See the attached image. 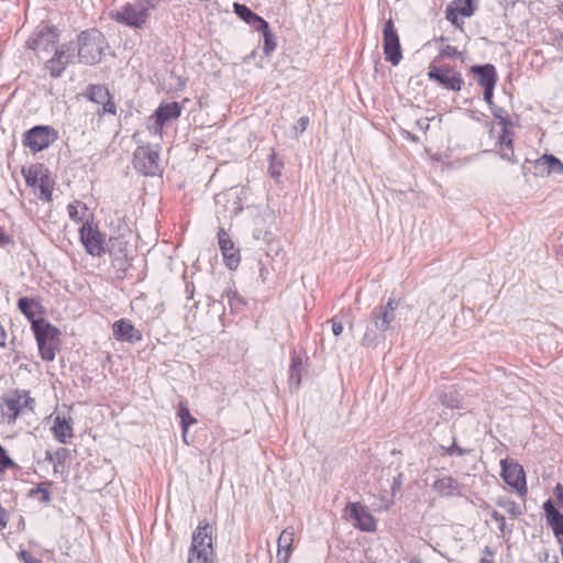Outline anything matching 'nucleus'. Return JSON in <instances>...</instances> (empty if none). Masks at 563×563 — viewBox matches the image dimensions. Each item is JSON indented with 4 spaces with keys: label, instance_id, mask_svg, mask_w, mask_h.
Wrapping results in <instances>:
<instances>
[{
    "label": "nucleus",
    "instance_id": "obj_1",
    "mask_svg": "<svg viewBox=\"0 0 563 563\" xmlns=\"http://www.w3.org/2000/svg\"><path fill=\"white\" fill-rule=\"evenodd\" d=\"M399 301L395 298H389L386 303H379L373 308L369 313V324L361 340L363 346H376L380 341L385 340V332L390 329L391 322L396 318V309Z\"/></svg>",
    "mask_w": 563,
    "mask_h": 563
},
{
    "label": "nucleus",
    "instance_id": "obj_2",
    "mask_svg": "<svg viewBox=\"0 0 563 563\" xmlns=\"http://www.w3.org/2000/svg\"><path fill=\"white\" fill-rule=\"evenodd\" d=\"M78 62L85 65H97L104 55L108 43L106 36L97 29L81 31L77 38Z\"/></svg>",
    "mask_w": 563,
    "mask_h": 563
},
{
    "label": "nucleus",
    "instance_id": "obj_3",
    "mask_svg": "<svg viewBox=\"0 0 563 563\" xmlns=\"http://www.w3.org/2000/svg\"><path fill=\"white\" fill-rule=\"evenodd\" d=\"M43 361L53 362L60 347L62 331L48 320L31 329Z\"/></svg>",
    "mask_w": 563,
    "mask_h": 563
},
{
    "label": "nucleus",
    "instance_id": "obj_4",
    "mask_svg": "<svg viewBox=\"0 0 563 563\" xmlns=\"http://www.w3.org/2000/svg\"><path fill=\"white\" fill-rule=\"evenodd\" d=\"M151 8L142 0L139 3L128 2L120 9L112 11L110 16L115 22L132 29H142L148 20Z\"/></svg>",
    "mask_w": 563,
    "mask_h": 563
},
{
    "label": "nucleus",
    "instance_id": "obj_5",
    "mask_svg": "<svg viewBox=\"0 0 563 563\" xmlns=\"http://www.w3.org/2000/svg\"><path fill=\"white\" fill-rule=\"evenodd\" d=\"M79 240L86 252L96 257H101L107 253L106 236L100 232L98 225L93 223V217L86 219L79 228Z\"/></svg>",
    "mask_w": 563,
    "mask_h": 563
},
{
    "label": "nucleus",
    "instance_id": "obj_6",
    "mask_svg": "<svg viewBox=\"0 0 563 563\" xmlns=\"http://www.w3.org/2000/svg\"><path fill=\"white\" fill-rule=\"evenodd\" d=\"M58 137V131L55 128L37 124L23 133L22 144L33 153H37L49 147Z\"/></svg>",
    "mask_w": 563,
    "mask_h": 563
},
{
    "label": "nucleus",
    "instance_id": "obj_7",
    "mask_svg": "<svg viewBox=\"0 0 563 563\" xmlns=\"http://www.w3.org/2000/svg\"><path fill=\"white\" fill-rule=\"evenodd\" d=\"M427 76L429 80L434 81L440 87L454 92L461 91L464 86L462 74L448 64H430Z\"/></svg>",
    "mask_w": 563,
    "mask_h": 563
},
{
    "label": "nucleus",
    "instance_id": "obj_8",
    "mask_svg": "<svg viewBox=\"0 0 563 563\" xmlns=\"http://www.w3.org/2000/svg\"><path fill=\"white\" fill-rule=\"evenodd\" d=\"M133 167L144 176H156L161 174L159 153L150 145H140L133 153Z\"/></svg>",
    "mask_w": 563,
    "mask_h": 563
},
{
    "label": "nucleus",
    "instance_id": "obj_9",
    "mask_svg": "<svg viewBox=\"0 0 563 563\" xmlns=\"http://www.w3.org/2000/svg\"><path fill=\"white\" fill-rule=\"evenodd\" d=\"M383 51L385 59L394 66H397L402 59L399 35L391 19L387 20L384 24Z\"/></svg>",
    "mask_w": 563,
    "mask_h": 563
},
{
    "label": "nucleus",
    "instance_id": "obj_10",
    "mask_svg": "<svg viewBox=\"0 0 563 563\" xmlns=\"http://www.w3.org/2000/svg\"><path fill=\"white\" fill-rule=\"evenodd\" d=\"M500 476L504 482L510 486L520 497H525L528 493L526 483V473L523 467L508 460L500 461Z\"/></svg>",
    "mask_w": 563,
    "mask_h": 563
},
{
    "label": "nucleus",
    "instance_id": "obj_11",
    "mask_svg": "<svg viewBox=\"0 0 563 563\" xmlns=\"http://www.w3.org/2000/svg\"><path fill=\"white\" fill-rule=\"evenodd\" d=\"M59 40V31L48 23H41L33 35L26 41L27 48L32 51H48Z\"/></svg>",
    "mask_w": 563,
    "mask_h": 563
},
{
    "label": "nucleus",
    "instance_id": "obj_12",
    "mask_svg": "<svg viewBox=\"0 0 563 563\" xmlns=\"http://www.w3.org/2000/svg\"><path fill=\"white\" fill-rule=\"evenodd\" d=\"M345 512L353 521V526L364 532H374L377 529V520L361 503H349Z\"/></svg>",
    "mask_w": 563,
    "mask_h": 563
},
{
    "label": "nucleus",
    "instance_id": "obj_13",
    "mask_svg": "<svg viewBox=\"0 0 563 563\" xmlns=\"http://www.w3.org/2000/svg\"><path fill=\"white\" fill-rule=\"evenodd\" d=\"M16 307L30 322L31 329L34 328L35 324L47 320L44 318L46 308L43 306L41 297L22 296L18 299Z\"/></svg>",
    "mask_w": 563,
    "mask_h": 563
},
{
    "label": "nucleus",
    "instance_id": "obj_14",
    "mask_svg": "<svg viewBox=\"0 0 563 563\" xmlns=\"http://www.w3.org/2000/svg\"><path fill=\"white\" fill-rule=\"evenodd\" d=\"M213 527L207 521H200L198 527L192 532V541L189 553L197 554L200 552L208 556H213L214 551L212 547Z\"/></svg>",
    "mask_w": 563,
    "mask_h": 563
},
{
    "label": "nucleus",
    "instance_id": "obj_15",
    "mask_svg": "<svg viewBox=\"0 0 563 563\" xmlns=\"http://www.w3.org/2000/svg\"><path fill=\"white\" fill-rule=\"evenodd\" d=\"M218 243L225 266L230 271H235L241 263L240 249L235 246L229 233L223 228H220L218 231Z\"/></svg>",
    "mask_w": 563,
    "mask_h": 563
},
{
    "label": "nucleus",
    "instance_id": "obj_16",
    "mask_svg": "<svg viewBox=\"0 0 563 563\" xmlns=\"http://www.w3.org/2000/svg\"><path fill=\"white\" fill-rule=\"evenodd\" d=\"M183 108L179 102H162L154 111L152 118L154 119V131L162 132L164 125L174 119L181 115Z\"/></svg>",
    "mask_w": 563,
    "mask_h": 563
},
{
    "label": "nucleus",
    "instance_id": "obj_17",
    "mask_svg": "<svg viewBox=\"0 0 563 563\" xmlns=\"http://www.w3.org/2000/svg\"><path fill=\"white\" fill-rule=\"evenodd\" d=\"M112 333L117 341L136 343L143 338L142 332L134 327L131 320L122 318L113 322Z\"/></svg>",
    "mask_w": 563,
    "mask_h": 563
},
{
    "label": "nucleus",
    "instance_id": "obj_18",
    "mask_svg": "<svg viewBox=\"0 0 563 563\" xmlns=\"http://www.w3.org/2000/svg\"><path fill=\"white\" fill-rule=\"evenodd\" d=\"M548 527L561 543L563 539V514L556 508L552 499H547L542 506Z\"/></svg>",
    "mask_w": 563,
    "mask_h": 563
},
{
    "label": "nucleus",
    "instance_id": "obj_19",
    "mask_svg": "<svg viewBox=\"0 0 563 563\" xmlns=\"http://www.w3.org/2000/svg\"><path fill=\"white\" fill-rule=\"evenodd\" d=\"M470 74H472L476 78L477 85L479 87H490L497 85V69L490 63L475 64L471 66Z\"/></svg>",
    "mask_w": 563,
    "mask_h": 563
},
{
    "label": "nucleus",
    "instance_id": "obj_20",
    "mask_svg": "<svg viewBox=\"0 0 563 563\" xmlns=\"http://www.w3.org/2000/svg\"><path fill=\"white\" fill-rule=\"evenodd\" d=\"M26 395H27L26 390L15 389V390L8 393L7 395H4L1 398L4 406L7 407V410H8V412L5 415L9 418V422L15 421V419L21 413L22 408H23L21 399H22V396H26Z\"/></svg>",
    "mask_w": 563,
    "mask_h": 563
},
{
    "label": "nucleus",
    "instance_id": "obj_21",
    "mask_svg": "<svg viewBox=\"0 0 563 563\" xmlns=\"http://www.w3.org/2000/svg\"><path fill=\"white\" fill-rule=\"evenodd\" d=\"M432 489L441 497L461 496V484L452 476H443L432 484Z\"/></svg>",
    "mask_w": 563,
    "mask_h": 563
},
{
    "label": "nucleus",
    "instance_id": "obj_22",
    "mask_svg": "<svg viewBox=\"0 0 563 563\" xmlns=\"http://www.w3.org/2000/svg\"><path fill=\"white\" fill-rule=\"evenodd\" d=\"M109 253L112 257V267L117 271V273L125 274L131 266V258L129 257L126 247L121 242L118 246L112 244Z\"/></svg>",
    "mask_w": 563,
    "mask_h": 563
},
{
    "label": "nucleus",
    "instance_id": "obj_23",
    "mask_svg": "<svg viewBox=\"0 0 563 563\" xmlns=\"http://www.w3.org/2000/svg\"><path fill=\"white\" fill-rule=\"evenodd\" d=\"M536 169L541 175H560L563 173V163L553 154H543L536 161Z\"/></svg>",
    "mask_w": 563,
    "mask_h": 563
},
{
    "label": "nucleus",
    "instance_id": "obj_24",
    "mask_svg": "<svg viewBox=\"0 0 563 563\" xmlns=\"http://www.w3.org/2000/svg\"><path fill=\"white\" fill-rule=\"evenodd\" d=\"M52 432L56 441L67 444L69 439L74 437V430L70 423V418L67 420L65 417L56 416L54 418Z\"/></svg>",
    "mask_w": 563,
    "mask_h": 563
},
{
    "label": "nucleus",
    "instance_id": "obj_25",
    "mask_svg": "<svg viewBox=\"0 0 563 563\" xmlns=\"http://www.w3.org/2000/svg\"><path fill=\"white\" fill-rule=\"evenodd\" d=\"M233 12L254 31L266 21L244 3L234 2Z\"/></svg>",
    "mask_w": 563,
    "mask_h": 563
},
{
    "label": "nucleus",
    "instance_id": "obj_26",
    "mask_svg": "<svg viewBox=\"0 0 563 563\" xmlns=\"http://www.w3.org/2000/svg\"><path fill=\"white\" fill-rule=\"evenodd\" d=\"M67 51H69V47H57L55 49L54 55L46 62L45 67L48 69L49 76L52 78L62 77L63 73L68 66V62H65L64 59V56H66Z\"/></svg>",
    "mask_w": 563,
    "mask_h": 563
},
{
    "label": "nucleus",
    "instance_id": "obj_27",
    "mask_svg": "<svg viewBox=\"0 0 563 563\" xmlns=\"http://www.w3.org/2000/svg\"><path fill=\"white\" fill-rule=\"evenodd\" d=\"M305 372V366L302 363V358L300 354H297L296 351L291 353L290 366H289V378L288 384L292 389H298L301 384L302 373Z\"/></svg>",
    "mask_w": 563,
    "mask_h": 563
},
{
    "label": "nucleus",
    "instance_id": "obj_28",
    "mask_svg": "<svg viewBox=\"0 0 563 563\" xmlns=\"http://www.w3.org/2000/svg\"><path fill=\"white\" fill-rule=\"evenodd\" d=\"M294 541V532L288 530H283L280 536L277 540V562L278 563H287L290 551H291V544Z\"/></svg>",
    "mask_w": 563,
    "mask_h": 563
},
{
    "label": "nucleus",
    "instance_id": "obj_29",
    "mask_svg": "<svg viewBox=\"0 0 563 563\" xmlns=\"http://www.w3.org/2000/svg\"><path fill=\"white\" fill-rule=\"evenodd\" d=\"M255 31L260 32L263 36V54L271 56L277 47V41L275 33L271 30L269 23L265 21Z\"/></svg>",
    "mask_w": 563,
    "mask_h": 563
},
{
    "label": "nucleus",
    "instance_id": "obj_30",
    "mask_svg": "<svg viewBox=\"0 0 563 563\" xmlns=\"http://www.w3.org/2000/svg\"><path fill=\"white\" fill-rule=\"evenodd\" d=\"M22 174L29 187L36 188V185L44 178V174H49L48 168L43 164H32L27 169L23 168Z\"/></svg>",
    "mask_w": 563,
    "mask_h": 563
},
{
    "label": "nucleus",
    "instance_id": "obj_31",
    "mask_svg": "<svg viewBox=\"0 0 563 563\" xmlns=\"http://www.w3.org/2000/svg\"><path fill=\"white\" fill-rule=\"evenodd\" d=\"M111 93L104 85H89L86 89L85 97L97 104H101Z\"/></svg>",
    "mask_w": 563,
    "mask_h": 563
},
{
    "label": "nucleus",
    "instance_id": "obj_32",
    "mask_svg": "<svg viewBox=\"0 0 563 563\" xmlns=\"http://www.w3.org/2000/svg\"><path fill=\"white\" fill-rule=\"evenodd\" d=\"M224 297L228 298V303L232 313L243 311L247 305L245 298L241 296L236 290H232L231 288L223 290L222 298Z\"/></svg>",
    "mask_w": 563,
    "mask_h": 563
},
{
    "label": "nucleus",
    "instance_id": "obj_33",
    "mask_svg": "<svg viewBox=\"0 0 563 563\" xmlns=\"http://www.w3.org/2000/svg\"><path fill=\"white\" fill-rule=\"evenodd\" d=\"M495 504L499 508H503L512 519H516L523 514L521 507L507 496H498L495 499Z\"/></svg>",
    "mask_w": 563,
    "mask_h": 563
},
{
    "label": "nucleus",
    "instance_id": "obj_34",
    "mask_svg": "<svg viewBox=\"0 0 563 563\" xmlns=\"http://www.w3.org/2000/svg\"><path fill=\"white\" fill-rule=\"evenodd\" d=\"M177 416L180 419V427H181V431H183L184 441L187 442V440H186L187 431L190 426H192L197 422V420H196V418L192 417L188 407L186 405H184L183 402H180L178 406Z\"/></svg>",
    "mask_w": 563,
    "mask_h": 563
},
{
    "label": "nucleus",
    "instance_id": "obj_35",
    "mask_svg": "<svg viewBox=\"0 0 563 563\" xmlns=\"http://www.w3.org/2000/svg\"><path fill=\"white\" fill-rule=\"evenodd\" d=\"M440 401L446 408L457 409L461 408L462 395L456 389L450 388L440 395Z\"/></svg>",
    "mask_w": 563,
    "mask_h": 563
},
{
    "label": "nucleus",
    "instance_id": "obj_36",
    "mask_svg": "<svg viewBox=\"0 0 563 563\" xmlns=\"http://www.w3.org/2000/svg\"><path fill=\"white\" fill-rule=\"evenodd\" d=\"M7 470H12L14 476L22 472V467L9 456L7 450L0 444V473H4Z\"/></svg>",
    "mask_w": 563,
    "mask_h": 563
},
{
    "label": "nucleus",
    "instance_id": "obj_37",
    "mask_svg": "<svg viewBox=\"0 0 563 563\" xmlns=\"http://www.w3.org/2000/svg\"><path fill=\"white\" fill-rule=\"evenodd\" d=\"M54 181L51 179L49 174H44V178L36 185L40 189V199L43 201H52L53 199Z\"/></svg>",
    "mask_w": 563,
    "mask_h": 563
},
{
    "label": "nucleus",
    "instance_id": "obj_38",
    "mask_svg": "<svg viewBox=\"0 0 563 563\" xmlns=\"http://www.w3.org/2000/svg\"><path fill=\"white\" fill-rule=\"evenodd\" d=\"M452 4H455L462 16L471 18L478 8V0H454Z\"/></svg>",
    "mask_w": 563,
    "mask_h": 563
},
{
    "label": "nucleus",
    "instance_id": "obj_39",
    "mask_svg": "<svg viewBox=\"0 0 563 563\" xmlns=\"http://www.w3.org/2000/svg\"><path fill=\"white\" fill-rule=\"evenodd\" d=\"M268 161H269L268 174L273 179L278 180V178L282 176V170L284 168V162L276 157V152L274 150H272V152L268 156Z\"/></svg>",
    "mask_w": 563,
    "mask_h": 563
},
{
    "label": "nucleus",
    "instance_id": "obj_40",
    "mask_svg": "<svg viewBox=\"0 0 563 563\" xmlns=\"http://www.w3.org/2000/svg\"><path fill=\"white\" fill-rule=\"evenodd\" d=\"M40 496V503L42 504H48L52 499L51 493L47 488L44 487V484H38L36 487H33L29 490L27 497L35 498L36 496Z\"/></svg>",
    "mask_w": 563,
    "mask_h": 563
},
{
    "label": "nucleus",
    "instance_id": "obj_41",
    "mask_svg": "<svg viewBox=\"0 0 563 563\" xmlns=\"http://www.w3.org/2000/svg\"><path fill=\"white\" fill-rule=\"evenodd\" d=\"M76 203H77V205H75V203H69V205L67 206V212H68V216H69V218H70L74 222H76V223H79V222L84 223L86 220H84V217L79 214L78 207L80 206V207H81V209L84 210V213H86V212H87V210H88V209H87V206H86L85 203H80V202H78V201H76Z\"/></svg>",
    "mask_w": 563,
    "mask_h": 563
},
{
    "label": "nucleus",
    "instance_id": "obj_42",
    "mask_svg": "<svg viewBox=\"0 0 563 563\" xmlns=\"http://www.w3.org/2000/svg\"><path fill=\"white\" fill-rule=\"evenodd\" d=\"M460 10L453 4H449L445 9V19L455 27L462 29L463 21L459 19Z\"/></svg>",
    "mask_w": 563,
    "mask_h": 563
},
{
    "label": "nucleus",
    "instance_id": "obj_43",
    "mask_svg": "<svg viewBox=\"0 0 563 563\" xmlns=\"http://www.w3.org/2000/svg\"><path fill=\"white\" fill-rule=\"evenodd\" d=\"M514 136H515V133L512 130L501 129V134L498 137L496 146L497 147L506 146L509 148L514 147Z\"/></svg>",
    "mask_w": 563,
    "mask_h": 563
},
{
    "label": "nucleus",
    "instance_id": "obj_44",
    "mask_svg": "<svg viewBox=\"0 0 563 563\" xmlns=\"http://www.w3.org/2000/svg\"><path fill=\"white\" fill-rule=\"evenodd\" d=\"M489 517L498 523V530L501 534L511 533L512 527L508 528L505 517L497 510H489Z\"/></svg>",
    "mask_w": 563,
    "mask_h": 563
},
{
    "label": "nucleus",
    "instance_id": "obj_45",
    "mask_svg": "<svg viewBox=\"0 0 563 563\" xmlns=\"http://www.w3.org/2000/svg\"><path fill=\"white\" fill-rule=\"evenodd\" d=\"M462 56H463L462 52H460L455 46L448 44L440 49L439 55L437 56V59L462 58Z\"/></svg>",
    "mask_w": 563,
    "mask_h": 563
},
{
    "label": "nucleus",
    "instance_id": "obj_46",
    "mask_svg": "<svg viewBox=\"0 0 563 563\" xmlns=\"http://www.w3.org/2000/svg\"><path fill=\"white\" fill-rule=\"evenodd\" d=\"M441 449L445 452L448 455H457L463 456L466 454H470L472 450L461 448L456 444L455 440L450 446H441Z\"/></svg>",
    "mask_w": 563,
    "mask_h": 563
},
{
    "label": "nucleus",
    "instance_id": "obj_47",
    "mask_svg": "<svg viewBox=\"0 0 563 563\" xmlns=\"http://www.w3.org/2000/svg\"><path fill=\"white\" fill-rule=\"evenodd\" d=\"M101 106H102V108L97 111V114L99 117H102L106 113H108V114L117 113V106L113 101L112 95L104 102H102Z\"/></svg>",
    "mask_w": 563,
    "mask_h": 563
},
{
    "label": "nucleus",
    "instance_id": "obj_48",
    "mask_svg": "<svg viewBox=\"0 0 563 563\" xmlns=\"http://www.w3.org/2000/svg\"><path fill=\"white\" fill-rule=\"evenodd\" d=\"M498 154H499L501 159L508 161L511 164H518L519 163V159L515 155L514 147H510V148L506 147V146L498 147Z\"/></svg>",
    "mask_w": 563,
    "mask_h": 563
},
{
    "label": "nucleus",
    "instance_id": "obj_49",
    "mask_svg": "<svg viewBox=\"0 0 563 563\" xmlns=\"http://www.w3.org/2000/svg\"><path fill=\"white\" fill-rule=\"evenodd\" d=\"M59 47L68 48L69 51L66 52V56H64L65 62H68V65L75 63L76 52L78 53V47L75 42H68L62 44Z\"/></svg>",
    "mask_w": 563,
    "mask_h": 563
},
{
    "label": "nucleus",
    "instance_id": "obj_50",
    "mask_svg": "<svg viewBox=\"0 0 563 563\" xmlns=\"http://www.w3.org/2000/svg\"><path fill=\"white\" fill-rule=\"evenodd\" d=\"M253 236L256 240L264 241L266 244H272L274 242V240H275V236H274V234L272 232L266 231V230H262V229H255L254 233H253Z\"/></svg>",
    "mask_w": 563,
    "mask_h": 563
},
{
    "label": "nucleus",
    "instance_id": "obj_51",
    "mask_svg": "<svg viewBox=\"0 0 563 563\" xmlns=\"http://www.w3.org/2000/svg\"><path fill=\"white\" fill-rule=\"evenodd\" d=\"M68 456H69V450L66 448H58L55 451V461H56V464L54 465L55 472H57V465H63L65 463V461L68 459Z\"/></svg>",
    "mask_w": 563,
    "mask_h": 563
},
{
    "label": "nucleus",
    "instance_id": "obj_52",
    "mask_svg": "<svg viewBox=\"0 0 563 563\" xmlns=\"http://www.w3.org/2000/svg\"><path fill=\"white\" fill-rule=\"evenodd\" d=\"M187 563H213L212 556L202 554L201 551L197 554L189 553Z\"/></svg>",
    "mask_w": 563,
    "mask_h": 563
},
{
    "label": "nucleus",
    "instance_id": "obj_53",
    "mask_svg": "<svg viewBox=\"0 0 563 563\" xmlns=\"http://www.w3.org/2000/svg\"><path fill=\"white\" fill-rule=\"evenodd\" d=\"M483 88V100L487 103L488 108L494 106V91L496 86L482 87Z\"/></svg>",
    "mask_w": 563,
    "mask_h": 563
},
{
    "label": "nucleus",
    "instance_id": "obj_54",
    "mask_svg": "<svg viewBox=\"0 0 563 563\" xmlns=\"http://www.w3.org/2000/svg\"><path fill=\"white\" fill-rule=\"evenodd\" d=\"M18 558L23 561V563H42L41 560L34 558L29 551L20 550L18 552Z\"/></svg>",
    "mask_w": 563,
    "mask_h": 563
},
{
    "label": "nucleus",
    "instance_id": "obj_55",
    "mask_svg": "<svg viewBox=\"0 0 563 563\" xmlns=\"http://www.w3.org/2000/svg\"><path fill=\"white\" fill-rule=\"evenodd\" d=\"M490 111H492V114L494 115V118L498 121L499 119H501L503 117H506L508 113H507V110L497 106V104H494L492 107H489Z\"/></svg>",
    "mask_w": 563,
    "mask_h": 563
},
{
    "label": "nucleus",
    "instance_id": "obj_56",
    "mask_svg": "<svg viewBox=\"0 0 563 563\" xmlns=\"http://www.w3.org/2000/svg\"><path fill=\"white\" fill-rule=\"evenodd\" d=\"M483 553L484 555L481 559L479 563H493L495 552L488 545L484 548Z\"/></svg>",
    "mask_w": 563,
    "mask_h": 563
},
{
    "label": "nucleus",
    "instance_id": "obj_57",
    "mask_svg": "<svg viewBox=\"0 0 563 563\" xmlns=\"http://www.w3.org/2000/svg\"><path fill=\"white\" fill-rule=\"evenodd\" d=\"M184 279H185V284H186L185 292H186L187 299L190 300L194 298V295H195V285L192 282L187 280L186 275H184Z\"/></svg>",
    "mask_w": 563,
    "mask_h": 563
},
{
    "label": "nucleus",
    "instance_id": "obj_58",
    "mask_svg": "<svg viewBox=\"0 0 563 563\" xmlns=\"http://www.w3.org/2000/svg\"><path fill=\"white\" fill-rule=\"evenodd\" d=\"M553 494L559 505L563 508V485L558 483L553 489Z\"/></svg>",
    "mask_w": 563,
    "mask_h": 563
},
{
    "label": "nucleus",
    "instance_id": "obj_59",
    "mask_svg": "<svg viewBox=\"0 0 563 563\" xmlns=\"http://www.w3.org/2000/svg\"><path fill=\"white\" fill-rule=\"evenodd\" d=\"M12 241V238L5 232L4 228L0 225V246L7 245Z\"/></svg>",
    "mask_w": 563,
    "mask_h": 563
},
{
    "label": "nucleus",
    "instance_id": "obj_60",
    "mask_svg": "<svg viewBox=\"0 0 563 563\" xmlns=\"http://www.w3.org/2000/svg\"><path fill=\"white\" fill-rule=\"evenodd\" d=\"M498 122L501 125V129L506 130H511L510 128L514 125V122L508 114L499 119Z\"/></svg>",
    "mask_w": 563,
    "mask_h": 563
},
{
    "label": "nucleus",
    "instance_id": "obj_61",
    "mask_svg": "<svg viewBox=\"0 0 563 563\" xmlns=\"http://www.w3.org/2000/svg\"><path fill=\"white\" fill-rule=\"evenodd\" d=\"M332 322V332L335 336L340 335L343 331V324L340 321H336L335 319L331 320Z\"/></svg>",
    "mask_w": 563,
    "mask_h": 563
},
{
    "label": "nucleus",
    "instance_id": "obj_62",
    "mask_svg": "<svg viewBox=\"0 0 563 563\" xmlns=\"http://www.w3.org/2000/svg\"><path fill=\"white\" fill-rule=\"evenodd\" d=\"M402 485V474H398L396 477H394L393 484H391V490L395 493L396 490H399Z\"/></svg>",
    "mask_w": 563,
    "mask_h": 563
},
{
    "label": "nucleus",
    "instance_id": "obj_63",
    "mask_svg": "<svg viewBox=\"0 0 563 563\" xmlns=\"http://www.w3.org/2000/svg\"><path fill=\"white\" fill-rule=\"evenodd\" d=\"M22 398H25V399H24V401H23V404H22V406H23L24 408H27V409H30V410H33V407H34V404H35L34 399H33V398H31V397L29 396V394H27L26 396H22Z\"/></svg>",
    "mask_w": 563,
    "mask_h": 563
},
{
    "label": "nucleus",
    "instance_id": "obj_64",
    "mask_svg": "<svg viewBox=\"0 0 563 563\" xmlns=\"http://www.w3.org/2000/svg\"><path fill=\"white\" fill-rule=\"evenodd\" d=\"M297 124L299 125L301 131H305L309 124V118L308 117H301L297 121Z\"/></svg>",
    "mask_w": 563,
    "mask_h": 563
}]
</instances>
